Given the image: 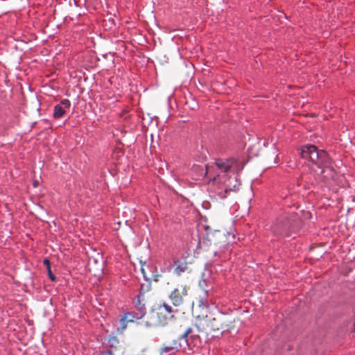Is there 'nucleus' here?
I'll return each instance as SVG.
<instances>
[{
	"label": "nucleus",
	"instance_id": "obj_1",
	"mask_svg": "<svg viewBox=\"0 0 355 355\" xmlns=\"http://www.w3.org/2000/svg\"><path fill=\"white\" fill-rule=\"evenodd\" d=\"M216 167L223 174H218L214 181L222 185L218 196L225 198L231 191H236L241 184L236 173L243 170L245 163L235 158L217 159L215 162Z\"/></svg>",
	"mask_w": 355,
	"mask_h": 355
},
{
	"label": "nucleus",
	"instance_id": "obj_2",
	"mask_svg": "<svg viewBox=\"0 0 355 355\" xmlns=\"http://www.w3.org/2000/svg\"><path fill=\"white\" fill-rule=\"evenodd\" d=\"M315 165L318 169L312 167L316 176L321 180L328 181L334 178L336 174L331 164V159L327 153L323 149H319L315 145L312 144V165Z\"/></svg>",
	"mask_w": 355,
	"mask_h": 355
},
{
	"label": "nucleus",
	"instance_id": "obj_3",
	"mask_svg": "<svg viewBox=\"0 0 355 355\" xmlns=\"http://www.w3.org/2000/svg\"><path fill=\"white\" fill-rule=\"evenodd\" d=\"M207 321V326L213 331L223 330L221 334L225 331H229L232 328L233 322L230 315L222 313L212 318H209Z\"/></svg>",
	"mask_w": 355,
	"mask_h": 355
},
{
	"label": "nucleus",
	"instance_id": "obj_4",
	"mask_svg": "<svg viewBox=\"0 0 355 355\" xmlns=\"http://www.w3.org/2000/svg\"><path fill=\"white\" fill-rule=\"evenodd\" d=\"M295 216H291L290 218H285L278 222L273 227V233L275 236L287 237L290 233L295 230Z\"/></svg>",
	"mask_w": 355,
	"mask_h": 355
},
{
	"label": "nucleus",
	"instance_id": "obj_5",
	"mask_svg": "<svg viewBox=\"0 0 355 355\" xmlns=\"http://www.w3.org/2000/svg\"><path fill=\"white\" fill-rule=\"evenodd\" d=\"M187 286L181 285L180 288H174L169 294L168 297L175 306H180L184 302L183 297L187 295Z\"/></svg>",
	"mask_w": 355,
	"mask_h": 355
},
{
	"label": "nucleus",
	"instance_id": "obj_6",
	"mask_svg": "<svg viewBox=\"0 0 355 355\" xmlns=\"http://www.w3.org/2000/svg\"><path fill=\"white\" fill-rule=\"evenodd\" d=\"M192 332L191 327L187 328L184 333L177 339L174 340L171 344V346L176 347L175 351H179L180 349L185 350L187 347L189 346L188 343V336Z\"/></svg>",
	"mask_w": 355,
	"mask_h": 355
},
{
	"label": "nucleus",
	"instance_id": "obj_7",
	"mask_svg": "<svg viewBox=\"0 0 355 355\" xmlns=\"http://www.w3.org/2000/svg\"><path fill=\"white\" fill-rule=\"evenodd\" d=\"M71 107V102L68 99L61 100L60 104L54 106L53 116L54 119H60L64 116L66 110L69 109Z\"/></svg>",
	"mask_w": 355,
	"mask_h": 355
},
{
	"label": "nucleus",
	"instance_id": "obj_8",
	"mask_svg": "<svg viewBox=\"0 0 355 355\" xmlns=\"http://www.w3.org/2000/svg\"><path fill=\"white\" fill-rule=\"evenodd\" d=\"M135 312L137 313V316L139 318H143L146 313V308L145 303L144 302V294L140 293L137 296L136 301L135 302Z\"/></svg>",
	"mask_w": 355,
	"mask_h": 355
},
{
	"label": "nucleus",
	"instance_id": "obj_9",
	"mask_svg": "<svg viewBox=\"0 0 355 355\" xmlns=\"http://www.w3.org/2000/svg\"><path fill=\"white\" fill-rule=\"evenodd\" d=\"M137 313L133 311L125 313L119 321L121 324V330H124L126 329L128 322H134L135 320H139L142 318L137 317Z\"/></svg>",
	"mask_w": 355,
	"mask_h": 355
},
{
	"label": "nucleus",
	"instance_id": "obj_10",
	"mask_svg": "<svg viewBox=\"0 0 355 355\" xmlns=\"http://www.w3.org/2000/svg\"><path fill=\"white\" fill-rule=\"evenodd\" d=\"M173 263L175 266L174 272L178 276H180L182 273L184 272L188 269V263L185 260L176 259L173 260Z\"/></svg>",
	"mask_w": 355,
	"mask_h": 355
},
{
	"label": "nucleus",
	"instance_id": "obj_11",
	"mask_svg": "<svg viewBox=\"0 0 355 355\" xmlns=\"http://www.w3.org/2000/svg\"><path fill=\"white\" fill-rule=\"evenodd\" d=\"M297 150L302 159L308 162L311 160V144H307L302 146Z\"/></svg>",
	"mask_w": 355,
	"mask_h": 355
},
{
	"label": "nucleus",
	"instance_id": "obj_12",
	"mask_svg": "<svg viewBox=\"0 0 355 355\" xmlns=\"http://www.w3.org/2000/svg\"><path fill=\"white\" fill-rule=\"evenodd\" d=\"M199 306L203 308H208L210 300L208 295V290H205L203 288V292L201 295H199Z\"/></svg>",
	"mask_w": 355,
	"mask_h": 355
},
{
	"label": "nucleus",
	"instance_id": "obj_13",
	"mask_svg": "<svg viewBox=\"0 0 355 355\" xmlns=\"http://www.w3.org/2000/svg\"><path fill=\"white\" fill-rule=\"evenodd\" d=\"M176 347H173L171 345L170 346L164 347L160 349V354L161 355H164V354L170 353L171 351L175 350L174 349Z\"/></svg>",
	"mask_w": 355,
	"mask_h": 355
},
{
	"label": "nucleus",
	"instance_id": "obj_14",
	"mask_svg": "<svg viewBox=\"0 0 355 355\" xmlns=\"http://www.w3.org/2000/svg\"><path fill=\"white\" fill-rule=\"evenodd\" d=\"M162 307L168 313H177L178 311V309H173L169 304L165 302L163 304Z\"/></svg>",
	"mask_w": 355,
	"mask_h": 355
},
{
	"label": "nucleus",
	"instance_id": "obj_15",
	"mask_svg": "<svg viewBox=\"0 0 355 355\" xmlns=\"http://www.w3.org/2000/svg\"><path fill=\"white\" fill-rule=\"evenodd\" d=\"M47 270H48V275H49V279L51 281L55 282L56 279V277L53 274L51 268L47 269Z\"/></svg>",
	"mask_w": 355,
	"mask_h": 355
},
{
	"label": "nucleus",
	"instance_id": "obj_16",
	"mask_svg": "<svg viewBox=\"0 0 355 355\" xmlns=\"http://www.w3.org/2000/svg\"><path fill=\"white\" fill-rule=\"evenodd\" d=\"M43 263H44V266H46V268H47V269L51 268V266H50V261H49V259H44V261H43Z\"/></svg>",
	"mask_w": 355,
	"mask_h": 355
},
{
	"label": "nucleus",
	"instance_id": "obj_17",
	"mask_svg": "<svg viewBox=\"0 0 355 355\" xmlns=\"http://www.w3.org/2000/svg\"><path fill=\"white\" fill-rule=\"evenodd\" d=\"M189 255V253L188 252H185L184 253L182 254L180 259L186 261V259H187Z\"/></svg>",
	"mask_w": 355,
	"mask_h": 355
},
{
	"label": "nucleus",
	"instance_id": "obj_18",
	"mask_svg": "<svg viewBox=\"0 0 355 355\" xmlns=\"http://www.w3.org/2000/svg\"><path fill=\"white\" fill-rule=\"evenodd\" d=\"M161 277V275H153V279L155 282H158L159 281V277Z\"/></svg>",
	"mask_w": 355,
	"mask_h": 355
},
{
	"label": "nucleus",
	"instance_id": "obj_19",
	"mask_svg": "<svg viewBox=\"0 0 355 355\" xmlns=\"http://www.w3.org/2000/svg\"><path fill=\"white\" fill-rule=\"evenodd\" d=\"M205 284H206L205 280H203V281H202V282H200V283H199V286H200L202 288H203V286H204V285H205Z\"/></svg>",
	"mask_w": 355,
	"mask_h": 355
},
{
	"label": "nucleus",
	"instance_id": "obj_20",
	"mask_svg": "<svg viewBox=\"0 0 355 355\" xmlns=\"http://www.w3.org/2000/svg\"><path fill=\"white\" fill-rule=\"evenodd\" d=\"M145 325L146 327H151L153 326V324H152L151 323H150L149 322L146 321V323H145Z\"/></svg>",
	"mask_w": 355,
	"mask_h": 355
},
{
	"label": "nucleus",
	"instance_id": "obj_21",
	"mask_svg": "<svg viewBox=\"0 0 355 355\" xmlns=\"http://www.w3.org/2000/svg\"><path fill=\"white\" fill-rule=\"evenodd\" d=\"M37 184H37V182H33V187H37Z\"/></svg>",
	"mask_w": 355,
	"mask_h": 355
},
{
	"label": "nucleus",
	"instance_id": "obj_22",
	"mask_svg": "<svg viewBox=\"0 0 355 355\" xmlns=\"http://www.w3.org/2000/svg\"><path fill=\"white\" fill-rule=\"evenodd\" d=\"M311 116L313 117V116H315L314 114L312 113Z\"/></svg>",
	"mask_w": 355,
	"mask_h": 355
}]
</instances>
